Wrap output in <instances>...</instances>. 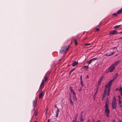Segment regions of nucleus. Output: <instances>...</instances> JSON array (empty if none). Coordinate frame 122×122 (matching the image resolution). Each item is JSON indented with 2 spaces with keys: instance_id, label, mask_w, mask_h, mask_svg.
Wrapping results in <instances>:
<instances>
[{
  "instance_id": "f257e3e1",
  "label": "nucleus",
  "mask_w": 122,
  "mask_h": 122,
  "mask_svg": "<svg viewBox=\"0 0 122 122\" xmlns=\"http://www.w3.org/2000/svg\"><path fill=\"white\" fill-rule=\"evenodd\" d=\"M115 80V79L112 78L110 81H109L106 85L104 91L102 96V97H103V98H105L106 94L108 96H109L110 91V88L111 86L112 83Z\"/></svg>"
},
{
  "instance_id": "f03ea898",
  "label": "nucleus",
  "mask_w": 122,
  "mask_h": 122,
  "mask_svg": "<svg viewBox=\"0 0 122 122\" xmlns=\"http://www.w3.org/2000/svg\"><path fill=\"white\" fill-rule=\"evenodd\" d=\"M116 107V98L115 96H114L113 97L112 102V109H115Z\"/></svg>"
},
{
  "instance_id": "7ed1b4c3",
  "label": "nucleus",
  "mask_w": 122,
  "mask_h": 122,
  "mask_svg": "<svg viewBox=\"0 0 122 122\" xmlns=\"http://www.w3.org/2000/svg\"><path fill=\"white\" fill-rule=\"evenodd\" d=\"M69 46H65L62 47L60 51V52L61 53H65L66 51L68 50L69 48Z\"/></svg>"
},
{
  "instance_id": "20e7f679",
  "label": "nucleus",
  "mask_w": 122,
  "mask_h": 122,
  "mask_svg": "<svg viewBox=\"0 0 122 122\" xmlns=\"http://www.w3.org/2000/svg\"><path fill=\"white\" fill-rule=\"evenodd\" d=\"M115 68V66L112 65L111 66L109 67L107 72H111L113 71Z\"/></svg>"
},
{
  "instance_id": "39448f33",
  "label": "nucleus",
  "mask_w": 122,
  "mask_h": 122,
  "mask_svg": "<svg viewBox=\"0 0 122 122\" xmlns=\"http://www.w3.org/2000/svg\"><path fill=\"white\" fill-rule=\"evenodd\" d=\"M117 34L118 32L117 31L115 30H114L110 31L109 33V35H114Z\"/></svg>"
},
{
  "instance_id": "423d86ee",
  "label": "nucleus",
  "mask_w": 122,
  "mask_h": 122,
  "mask_svg": "<svg viewBox=\"0 0 122 122\" xmlns=\"http://www.w3.org/2000/svg\"><path fill=\"white\" fill-rule=\"evenodd\" d=\"M105 112L106 115L107 117H108L110 115V111L109 109H105Z\"/></svg>"
},
{
  "instance_id": "0eeeda50",
  "label": "nucleus",
  "mask_w": 122,
  "mask_h": 122,
  "mask_svg": "<svg viewBox=\"0 0 122 122\" xmlns=\"http://www.w3.org/2000/svg\"><path fill=\"white\" fill-rule=\"evenodd\" d=\"M114 53V52L113 51L112 52H109V54L108 53H106L104 54V55L106 56H110L112 55Z\"/></svg>"
},
{
  "instance_id": "6e6552de",
  "label": "nucleus",
  "mask_w": 122,
  "mask_h": 122,
  "mask_svg": "<svg viewBox=\"0 0 122 122\" xmlns=\"http://www.w3.org/2000/svg\"><path fill=\"white\" fill-rule=\"evenodd\" d=\"M97 58H94L88 61V62H87V64H90L91 63L92 61L97 60Z\"/></svg>"
},
{
  "instance_id": "1a4fd4ad",
  "label": "nucleus",
  "mask_w": 122,
  "mask_h": 122,
  "mask_svg": "<svg viewBox=\"0 0 122 122\" xmlns=\"http://www.w3.org/2000/svg\"><path fill=\"white\" fill-rule=\"evenodd\" d=\"M45 83L44 81L43 80H42L40 86V87H41V89H42L43 88V87L42 88V87L43 86Z\"/></svg>"
},
{
  "instance_id": "9d476101",
  "label": "nucleus",
  "mask_w": 122,
  "mask_h": 122,
  "mask_svg": "<svg viewBox=\"0 0 122 122\" xmlns=\"http://www.w3.org/2000/svg\"><path fill=\"white\" fill-rule=\"evenodd\" d=\"M41 93H40L39 95V99H40L41 97H43L44 95V94L43 93V92L41 91Z\"/></svg>"
},
{
  "instance_id": "9b49d317",
  "label": "nucleus",
  "mask_w": 122,
  "mask_h": 122,
  "mask_svg": "<svg viewBox=\"0 0 122 122\" xmlns=\"http://www.w3.org/2000/svg\"><path fill=\"white\" fill-rule=\"evenodd\" d=\"M109 105V102L108 101V102H106V104L105 105V109H109L108 108V107Z\"/></svg>"
},
{
  "instance_id": "f8f14e48",
  "label": "nucleus",
  "mask_w": 122,
  "mask_h": 122,
  "mask_svg": "<svg viewBox=\"0 0 122 122\" xmlns=\"http://www.w3.org/2000/svg\"><path fill=\"white\" fill-rule=\"evenodd\" d=\"M69 100L70 101V105L72 106L73 105V102L72 100L71 96L70 95L69 97Z\"/></svg>"
},
{
  "instance_id": "ddd939ff",
  "label": "nucleus",
  "mask_w": 122,
  "mask_h": 122,
  "mask_svg": "<svg viewBox=\"0 0 122 122\" xmlns=\"http://www.w3.org/2000/svg\"><path fill=\"white\" fill-rule=\"evenodd\" d=\"M82 75H81L80 76L81 84V86H83L84 85L83 83V82L82 81Z\"/></svg>"
},
{
  "instance_id": "4468645a",
  "label": "nucleus",
  "mask_w": 122,
  "mask_h": 122,
  "mask_svg": "<svg viewBox=\"0 0 122 122\" xmlns=\"http://www.w3.org/2000/svg\"><path fill=\"white\" fill-rule=\"evenodd\" d=\"M103 77V76H102L101 77L99 81H98V84H99V85H100L101 84V83Z\"/></svg>"
},
{
  "instance_id": "2eb2a0df",
  "label": "nucleus",
  "mask_w": 122,
  "mask_h": 122,
  "mask_svg": "<svg viewBox=\"0 0 122 122\" xmlns=\"http://www.w3.org/2000/svg\"><path fill=\"white\" fill-rule=\"evenodd\" d=\"M59 111V109L58 108H57V109L56 112V117H58Z\"/></svg>"
},
{
  "instance_id": "dca6fc26",
  "label": "nucleus",
  "mask_w": 122,
  "mask_h": 122,
  "mask_svg": "<svg viewBox=\"0 0 122 122\" xmlns=\"http://www.w3.org/2000/svg\"><path fill=\"white\" fill-rule=\"evenodd\" d=\"M37 100L35 101V100H34L33 101V106L34 107V110L35 108V105L36 104V103L37 102Z\"/></svg>"
},
{
  "instance_id": "f3484780",
  "label": "nucleus",
  "mask_w": 122,
  "mask_h": 122,
  "mask_svg": "<svg viewBox=\"0 0 122 122\" xmlns=\"http://www.w3.org/2000/svg\"><path fill=\"white\" fill-rule=\"evenodd\" d=\"M49 78L48 77V76H45L44 77V81L45 82H46L48 80Z\"/></svg>"
},
{
  "instance_id": "a211bd4d",
  "label": "nucleus",
  "mask_w": 122,
  "mask_h": 122,
  "mask_svg": "<svg viewBox=\"0 0 122 122\" xmlns=\"http://www.w3.org/2000/svg\"><path fill=\"white\" fill-rule=\"evenodd\" d=\"M78 63L77 62L74 61L72 63V66H75L77 65Z\"/></svg>"
},
{
  "instance_id": "6ab92c4d",
  "label": "nucleus",
  "mask_w": 122,
  "mask_h": 122,
  "mask_svg": "<svg viewBox=\"0 0 122 122\" xmlns=\"http://www.w3.org/2000/svg\"><path fill=\"white\" fill-rule=\"evenodd\" d=\"M73 40L74 41V44L75 45H77L78 44V42L76 39H74L72 40V41Z\"/></svg>"
},
{
  "instance_id": "aec40b11",
  "label": "nucleus",
  "mask_w": 122,
  "mask_h": 122,
  "mask_svg": "<svg viewBox=\"0 0 122 122\" xmlns=\"http://www.w3.org/2000/svg\"><path fill=\"white\" fill-rule=\"evenodd\" d=\"M120 60H118L117 61H116V62H115L113 64V65H114L115 66L116 65H117L120 62Z\"/></svg>"
},
{
  "instance_id": "412c9836",
  "label": "nucleus",
  "mask_w": 122,
  "mask_h": 122,
  "mask_svg": "<svg viewBox=\"0 0 122 122\" xmlns=\"http://www.w3.org/2000/svg\"><path fill=\"white\" fill-rule=\"evenodd\" d=\"M122 12V8L118 10L117 12V13L118 14L121 13Z\"/></svg>"
},
{
  "instance_id": "4be33fe9",
  "label": "nucleus",
  "mask_w": 122,
  "mask_h": 122,
  "mask_svg": "<svg viewBox=\"0 0 122 122\" xmlns=\"http://www.w3.org/2000/svg\"><path fill=\"white\" fill-rule=\"evenodd\" d=\"M37 112H38V110L36 109L35 110V112L34 113V114L35 115V116L36 117L37 115Z\"/></svg>"
},
{
  "instance_id": "5701e85b",
  "label": "nucleus",
  "mask_w": 122,
  "mask_h": 122,
  "mask_svg": "<svg viewBox=\"0 0 122 122\" xmlns=\"http://www.w3.org/2000/svg\"><path fill=\"white\" fill-rule=\"evenodd\" d=\"M118 104L119 105V107H122V104H121V101H119Z\"/></svg>"
},
{
  "instance_id": "b1692460",
  "label": "nucleus",
  "mask_w": 122,
  "mask_h": 122,
  "mask_svg": "<svg viewBox=\"0 0 122 122\" xmlns=\"http://www.w3.org/2000/svg\"><path fill=\"white\" fill-rule=\"evenodd\" d=\"M69 89L71 91V92L72 93L73 92H74V91H73V89L72 88V87L71 86H70L69 87Z\"/></svg>"
},
{
  "instance_id": "393cba45",
  "label": "nucleus",
  "mask_w": 122,
  "mask_h": 122,
  "mask_svg": "<svg viewBox=\"0 0 122 122\" xmlns=\"http://www.w3.org/2000/svg\"><path fill=\"white\" fill-rule=\"evenodd\" d=\"M75 68H73L70 71V72H69V74H71V73H72V72L74 70H75Z\"/></svg>"
},
{
  "instance_id": "a878e982",
  "label": "nucleus",
  "mask_w": 122,
  "mask_h": 122,
  "mask_svg": "<svg viewBox=\"0 0 122 122\" xmlns=\"http://www.w3.org/2000/svg\"><path fill=\"white\" fill-rule=\"evenodd\" d=\"M121 25H119L115 26L114 27V28L115 29V28H117Z\"/></svg>"
},
{
  "instance_id": "bb28decb",
  "label": "nucleus",
  "mask_w": 122,
  "mask_h": 122,
  "mask_svg": "<svg viewBox=\"0 0 122 122\" xmlns=\"http://www.w3.org/2000/svg\"><path fill=\"white\" fill-rule=\"evenodd\" d=\"M117 14H118L117 13V12L116 13H114L112 14V15H114L115 17H116L117 16Z\"/></svg>"
},
{
  "instance_id": "cd10ccee",
  "label": "nucleus",
  "mask_w": 122,
  "mask_h": 122,
  "mask_svg": "<svg viewBox=\"0 0 122 122\" xmlns=\"http://www.w3.org/2000/svg\"><path fill=\"white\" fill-rule=\"evenodd\" d=\"M78 117V115L77 114H76L75 116V120H76V119L77 118V117Z\"/></svg>"
},
{
  "instance_id": "c85d7f7f",
  "label": "nucleus",
  "mask_w": 122,
  "mask_h": 122,
  "mask_svg": "<svg viewBox=\"0 0 122 122\" xmlns=\"http://www.w3.org/2000/svg\"><path fill=\"white\" fill-rule=\"evenodd\" d=\"M74 98V100L75 101H77V98L76 96H75L73 97Z\"/></svg>"
},
{
  "instance_id": "c756f323",
  "label": "nucleus",
  "mask_w": 122,
  "mask_h": 122,
  "mask_svg": "<svg viewBox=\"0 0 122 122\" xmlns=\"http://www.w3.org/2000/svg\"><path fill=\"white\" fill-rule=\"evenodd\" d=\"M84 119H83V118H80V121L81 122H83L84 120Z\"/></svg>"
},
{
  "instance_id": "7c9ffc66",
  "label": "nucleus",
  "mask_w": 122,
  "mask_h": 122,
  "mask_svg": "<svg viewBox=\"0 0 122 122\" xmlns=\"http://www.w3.org/2000/svg\"><path fill=\"white\" fill-rule=\"evenodd\" d=\"M87 37H85L83 38L82 40L83 41H85L87 39Z\"/></svg>"
},
{
  "instance_id": "2f4dec72",
  "label": "nucleus",
  "mask_w": 122,
  "mask_h": 122,
  "mask_svg": "<svg viewBox=\"0 0 122 122\" xmlns=\"http://www.w3.org/2000/svg\"><path fill=\"white\" fill-rule=\"evenodd\" d=\"M91 45V44H90V43H87L85 45V46H87L89 45Z\"/></svg>"
},
{
  "instance_id": "473e14b6",
  "label": "nucleus",
  "mask_w": 122,
  "mask_h": 122,
  "mask_svg": "<svg viewBox=\"0 0 122 122\" xmlns=\"http://www.w3.org/2000/svg\"><path fill=\"white\" fill-rule=\"evenodd\" d=\"M99 86V84H98V85H97V87L96 89V90H98Z\"/></svg>"
},
{
  "instance_id": "72a5a7b5",
  "label": "nucleus",
  "mask_w": 122,
  "mask_h": 122,
  "mask_svg": "<svg viewBox=\"0 0 122 122\" xmlns=\"http://www.w3.org/2000/svg\"><path fill=\"white\" fill-rule=\"evenodd\" d=\"M119 91H122V88L121 86L120 87V89L119 90Z\"/></svg>"
},
{
  "instance_id": "f704fd0d",
  "label": "nucleus",
  "mask_w": 122,
  "mask_h": 122,
  "mask_svg": "<svg viewBox=\"0 0 122 122\" xmlns=\"http://www.w3.org/2000/svg\"><path fill=\"white\" fill-rule=\"evenodd\" d=\"M72 93L73 94V97H75V96H76V94L74 92Z\"/></svg>"
},
{
  "instance_id": "c9c22d12",
  "label": "nucleus",
  "mask_w": 122,
  "mask_h": 122,
  "mask_svg": "<svg viewBox=\"0 0 122 122\" xmlns=\"http://www.w3.org/2000/svg\"><path fill=\"white\" fill-rule=\"evenodd\" d=\"M86 68V66H84L82 67V69H85Z\"/></svg>"
},
{
  "instance_id": "e433bc0d",
  "label": "nucleus",
  "mask_w": 122,
  "mask_h": 122,
  "mask_svg": "<svg viewBox=\"0 0 122 122\" xmlns=\"http://www.w3.org/2000/svg\"><path fill=\"white\" fill-rule=\"evenodd\" d=\"M118 97L119 98V101L120 100V101H121V99H120L121 97H120V95L118 96Z\"/></svg>"
},
{
  "instance_id": "4c0bfd02",
  "label": "nucleus",
  "mask_w": 122,
  "mask_h": 122,
  "mask_svg": "<svg viewBox=\"0 0 122 122\" xmlns=\"http://www.w3.org/2000/svg\"><path fill=\"white\" fill-rule=\"evenodd\" d=\"M109 98L108 97H107L106 98V102H108V101L109 102Z\"/></svg>"
},
{
  "instance_id": "58836bf2",
  "label": "nucleus",
  "mask_w": 122,
  "mask_h": 122,
  "mask_svg": "<svg viewBox=\"0 0 122 122\" xmlns=\"http://www.w3.org/2000/svg\"><path fill=\"white\" fill-rule=\"evenodd\" d=\"M95 30L96 31H98L99 30V29L98 28H97Z\"/></svg>"
},
{
  "instance_id": "ea45409f",
  "label": "nucleus",
  "mask_w": 122,
  "mask_h": 122,
  "mask_svg": "<svg viewBox=\"0 0 122 122\" xmlns=\"http://www.w3.org/2000/svg\"><path fill=\"white\" fill-rule=\"evenodd\" d=\"M119 88L118 87L116 88V91H119Z\"/></svg>"
},
{
  "instance_id": "a19ab883",
  "label": "nucleus",
  "mask_w": 122,
  "mask_h": 122,
  "mask_svg": "<svg viewBox=\"0 0 122 122\" xmlns=\"http://www.w3.org/2000/svg\"><path fill=\"white\" fill-rule=\"evenodd\" d=\"M98 90H96V92L95 93V95H96L97 93Z\"/></svg>"
},
{
  "instance_id": "79ce46f5",
  "label": "nucleus",
  "mask_w": 122,
  "mask_h": 122,
  "mask_svg": "<svg viewBox=\"0 0 122 122\" xmlns=\"http://www.w3.org/2000/svg\"><path fill=\"white\" fill-rule=\"evenodd\" d=\"M72 122H76V120H73L72 121Z\"/></svg>"
},
{
  "instance_id": "37998d69",
  "label": "nucleus",
  "mask_w": 122,
  "mask_h": 122,
  "mask_svg": "<svg viewBox=\"0 0 122 122\" xmlns=\"http://www.w3.org/2000/svg\"><path fill=\"white\" fill-rule=\"evenodd\" d=\"M81 90H82V89L81 88H80V89H79L78 90V91L79 92H80Z\"/></svg>"
},
{
  "instance_id": "c03bdc74",
  "label": "nucleus",
  "mask_w": 122,
  "mask_h": 122,
  "mask_svg": "<svg viewBox=\"0 0 122 122\" xmlns=\"http://www.w3.org/2000/svg\"><path fill=\"white\" fill-rule=\"evenodd\" d=\"M80 117L81 118H83V115H80Z\"/></svg>"
},
{
  "instance_id": "a18cd8bd",
  "label": "nucleus",
  "mask_w": 122,
  "mask_h": 122,
  "mask_svg": "<svg viewBox=\"0 0 122 122\" xmlns=\"http://www.w3.org/2000/svg\"><path fill=\"white\" fill-rule=\"evenodd\" d=\"M97 122H100V120L99 119L97 120Z\"/></svg>"
},
{
  "instance_id": "49530a36",
  "label": "nucleus",
  "mask_w": 122,
  "mask_h": 122,
  "mask_svg": "<svg viewBox=\"0 0 122 122\" xmlns=\"http://www.w3.org/2000/svg\"><path fill=\"white\" fill-rule=\"evenodd\" d=\"M50 120L49 119H48V120L47 122H50Z\"/></svg>"
},
{
  "instance_id": "de8ad7c7",
  "label": "nucleus",
  "mask_w": 122,
  "mask_h": 122,
  "mask_svg": "<svg viewBox=\"0 0 122 122\" xmlns=\"http://www.w3.org/2000/svg\"><path fill=\"white\" fill-rule=\"evenodd\" d=\"M83 113V111H82V112H81V113H80V115H82V113Z\"/></svg>"
},
{
  "instance_id": "09e8293b",
  "label": "nucleus",
  "mask_w": 122,
  "mask_h": 122,
  "mask_svg": "<svg viewBox=\"0 0 122 122\" xmlns=\"http://www.w3.org/2000/svg\"><path fill=\"white\" fill-rule=\"evenodd\" d=\"M120 94L121 96L122 97V91H121L120 92Z\"/></svg>"
},
{
  "instance_id": "8fccbe9b",
  "label": "nucleus",
  "mask_w": 122,
  "mask_h": 122,
  "mask_svg": "<svg viewBox=\"0 0 122 122\" xmlns=\"http://www.w3.org/2000/svg\"><path fill=\"white\" fill-rule=\"evenodd\" d=\"M90 120L89 119H88L87 121L86 122H90Z\"/></svg>"
},
{
  "instance_id": "3c124183",
  "label": "nucleus",
  "mask_w": 122,
  "mask_h": 122,
  "mask_svg": "<svg viewBox=\"0 0 122 122\" xmlns=\"http://www.w3.org/2000/svg\"><path fill=\"white\" fill-rule=\"evenodd\" d=\"M48 111V109H47V110L46 111L45 113L46 114H47V112Z\"/></svg>"
},
{
  "instance_id": "603ef678",
  "label": "nucleus",
  "mask_w": 122,
  "mask_h": 122,
  "mask_svg": "<svg viewBox=\"0 0 122 122\" xmlns=\"http://www.w3.org/2000/svg\"><path fill=\"white\" fill-rule=\"evenodd\" d=\"M55 107H56V108H57H57H58V107L56 106V105H55Z\"/></svg>"
},
{
  "instance_id": "864d4df0",
  "label": "nucleus",
  "mask_w": 122,
  "mask_h": 122,
  "mask_svg": "<svg viewBox=\"0 0 122 122\" xmlns=\"http://www.w3.org/2000/svg\"><path fill=\"white\" fill-rule=\"evenodd\" d=\"M102 101H103V100H104V98H103V97H102Z\"/></svg>"
},
{
  "instance_id": "5fc2aeb1",
  "label": "nucleus",
  "mask_w": 122,
  "mask_h": 122,
  "mask_svg": "<svg viewBox=\"0 0 122 122\" xmlns=\"http://www.w3.org/2000/svg\"><path fill=\"white\" fill-rule=\"evenodd\" d=\"M88 66H89V65H88L87 66H86V68H88Z\"/></svg>"
},
{
  "instance_id": "6e6d98bb",
  "label": "nucleus",
  "mask_w": 122,
  "mask_h": 122,
  "mask_svg": "<svg viewBox=\"0 0 122 122\" xmlns=\"http://www.w3.org/2000/svg\"><path fill=\"white\" fill-rule=\"evenodd\" d=\"M113 122H116L115 120H113Z\"/></svg>"
},
{
  "instance_id": "4d7b16f0",
  "label": "nucleus",
  "mask_w": 122,
  "mask_h": 122,
  "mask_svg": "<svg viewBox=\"0 0 122 122\" xmlns=\"http://www.w3.org/2000/svg\"><path fill=\"white\" fill-rule=\"evenodd\" d=\"M96 97L95 96H94V99H95V98Z\"/></svg>"
},
{
  "instance_id": "13d9d810",
  "label": "nucleus",
  "mask_w": 122,
  "mask_h": 122,
  "mask_svg": "<svg viewBox=\"0 0 122 122\" xmlns=\"http://www.w3.org/2000/svg\"><path fill=\"white\" fill-rule=\"evenodd\" d=\"M89 77V76H86V78H88Z\"/></svg>"
},
{
  "instance_id": "bf43d9fd",
  "label": "nucleus",
  "mask_w": 122,
  "mask_h": 122,
  "mask_svg": "<svg viewBox=\"0 0 122 122\" xmlns=\"http://www.w3.org/2000/svg\"><path fill=\"white\" fill-rule=\"evenodd\" d=\"M119 122H122V121L120 120L119 121Z\"/></svg>"
},
{
  "instance_id": "052dcab7",
  "label": "nucleus",
  "mask_w": 122,
  "mask_h": 122,
  "mask_svg": "<svg viewBox=\"0 0 122 122\" xmlns=\"http://www.w3.org/2000/svg\"><path fill=\"white\" fill-rule=\"evenodd\" d=\"M120 39H122V37H121L120 38Z\"/></svg>"
},
{
  "instance_id": "680f3d73",
  "label": "nucleus",
  "mask_w": 122,
  "mask_h": 122,
  "mask_svg": "<svg viewBox=\"0 0 122 122\" xmlns=\"http://www.w3.org/2000/svg\"><path fill=\"white\" fill-rule=\"evenodd\" d=\"M96 95H95V94H94V96H95V97H96Z\"/></svg>"
},
{
  "instance_id": "e2e57ef3",
  "label": "nucleus",
  "mask_w": 122,
  "mask_h": 122,
  "mask_svg": "<svg viewBox=\"0 0 122 122\" xmlns=\"http://www.w3.org/2000/svg\"><path fill=\"white\" fill-rule=\"evenodd\" d=\"M34 122H37L36 121H35Z\"/></svg>"
},
{
  "instance_id": "0e129e2a",
  "label": "nucleus",
  "mask_w": 122,
  "mask_h": 122,
  "mask_svg": "<svg viewBox=\"0 0 122 122\" xmlns=\"http://www.w3.org/2000/svg\"><path fill=\"white\" fill-rule=\"evenodd\" d=\"M121 33L122 34V32H121Z\"/></svg>"
},
{
  "instance_id": "69168bd1",
  "label": "nucleus",
  "mask_w": 122,
  "mask_h": 122,
  "mask_svg": "<svg viewBox=\"0 0 122 122\" xmlns=\"http://www.w3.org/2000/svg\"><path fill=\"white\" fill-rule=\"evenodd\" d=\"M117 55H116V56H117Z\"/></svg>"
},
{
  "instance_id": "338daca9",
  "label": "nucleus",
  "mask_w": 122,
  "mask_h": 122,
  "mask_svg": "<svg viewBox=\"0 0 122 122\" xmlns=\"http://www.w3.org/2000/svg\"><path fill=\"white\" fill-rule=\"evenodd\" d=\"M93 122H95L94 121H93Z\"/></svg>"
},
{
  "instance_id": "774afa93",
  "label": "nucleus",
  "mask_w": 122,
  "mask_h": 122,
  "mask_svg": "<svg viewBox=\"0 0 122 122\" xmlns=\"http://www.w3.org/2000/svg\"><path fill=\"white\" fill-rule=\"evenodd\" d=\"M77 122H79L78 121H77Z\"/></svg>"
}]
</instances>
